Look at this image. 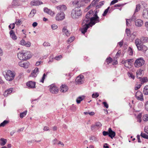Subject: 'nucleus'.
Here are the masks:
<instances>
[{
  "mask_svg": "<svg viewBox=\"0 0 148 148\" xmlns=\"http://www.w3.org/2000/svg\"><path fill=\"white\" fill-rule=\"evenodd\" d=\"M31 53L29 51L22 50L17 54L18 58L22 60H26L32 57Z\"/></svg>",
  "mask_w": 148,
  "mask_h": 148,
  "instance_id": "f257e3e1",
  "label": "nucleus"
},
{
  "mask_svg": "<svg viewBox=\"0 0 148 148\" xmlns=\"http://www.w3.org/2000/svg\"><path fill=\"white\" fill-rule=\"evenodd\" d=\"M82 14L81 10L78 8L73 9L71 11V16L74 19H77L79 18Z\"/></svg>",
  "mask_w": 148,
  "mask_h": 148,
  "instance_id": "f03ea898",
  "label": "nucleus"
},
{
  "mask_svg": "<svg viewBox=\"0 0 148 148\" xmlns=\"http://www.w3.org/2000/svg\"><path fill=\"white\" fill-rule=\"evenodd\" d=\"M5 74L4 75V77L6 80L9 81L13 80L15 76V73L10 70H8L5 72Z\"/></svg>",
  "mask_w": 148,
  "mask_h": 148,
  "instance_id": "7ed1b4c3",
  "label": "nucleus"
},
{
  "mask_svg": "<svg viewBox=\"0 0 148 148\" xmlns=\"http://www.w3.org/2000/svg\"><path fill=\"white\" fill-rule=\"evenodd\" d=\"M145 60L143 58H138L135 60L134 65L135 67L138 68L143 66L145 63Z\"/></svg>",
  "mask_w": 148,
  "mask_h": 148,
  "instance_id": "20e7f679",
  "label": "nucleus"
},
{
  "mask_svg": "<svg viewBox=\"0 0 148 148\" xmlns=\"http://www.w3.org/2000/svg\"><path fill=\"white\" fill-rule=\"evenodd\" d=\"M73 5L78 8H80L85 6L84 2L82 0H75L72 2Z\"/></svg>",
  "mask_w": 148,
  "mask_h": 148,
  "instance_id": "39448f33",
  "label": "nucleus"
},
{
  "mask_svg": "<svg viewBox=\"0 0 148 148\" xmlns=\"http://www.w3.org/2000/svg\"><path fill=\"white\" fill-rule=\"evenodd\" d=\"M133 62L132 59H130L127 60H123L121 62L122 64H123L127 68L131 67L132 63Z\"/></svg>",
  "mask_w": 148,
  "mask_h": 148,
  "instance_id": "423d86ee",
  "label": "nucleus"
},
{
  "mask_svg": "<svg viewBox=\"0 0 148 148\" xmlns=\"http://www.w3.org/2000/svg\"><path fill=\"white\" fill-rule=\"evenodd\" d=\"M84 77L83 75H80L77 77L75 79V84H83L84 82Z\"/></svg>",
  "mask_w": 148,
  "mask_h": 148,
  "instance_id": "0eeeda50",
  "label": "nucleus"
},
{
  "mask_svg": "<svg viewBox=\"0 0 148 148\" xmlns=\"http://www.w3.org/2000/svg\"><path fill=\"white\" fill-rule=\"evenodd\" d=\"M82 25L83 26L85 25H88L89 26H92L91 24L90 18H84L83 20L82 23Z\"/></svg>",
  "mask_w": 148,
  "mask_h": 148,
  "instance_id": "6e6552de",
  "label": "nucleus"
},
{
  "mask_svg": "<svg viewBox=\"0 0 148 148\" xmlns=\"http://www.w3.org/2000/svg\"><path fill=\"white\" fill-rule=\"evenodd\" d=\"M49 90L50 92L53 94L57 93L59 91L58 88L53 84L50 86Z\"/></svg>",
  "mask_w": 148,
  "mask_h": 148,
  "instance_id": "1a4fd4ad",
  "label": "nucleus"
},
{
  "mask_svg": "<svg viewBox=\"0 0 148 148\" xmlns=\"http://www.w3.org/2000/svg\"><path fill=\"white\" fill-rule=\"evenodd\" d=\"M64 18L65 14L63 12H62L56 15V19L57 21H61L63 20Z\"/></svg>",
  "mask_w": 148,
  "mask_h": 148,
  "instance_id": "9d476101",
  "label": "nucleus"
},
{
  "mask_svg": "<svg viewBox=\"0 0 148 148\" xmlns=\"http://www.w3.org/2000/svg\"><path fill=\"white\" fill-rule=\"evenodd\" d=\"M135 96L138 100L143 101L144 100L143 93L140 91H138L135 93Z\"/></svg>",
  "mask_w": 148,
  "mask_h": 148,
  "instance_id": "9b49d317",
  "label": "nucleus"
},
{
  "mask_svg": "<svg viewBox=\"0 0 148 148\" xmlns=\"http://www.w3.org/2000/svg\"><path fill=\"white\" fill-rule=\"evenodd\" d=\"M100 19L99 17H92L90 18L91 24L92 26L94 25L96 23H98Z\"/></svg>",
  "mask_w": 148,
  "mask_h": 148,
  "instance_id": "f8f14e48",
  "label": "nucleus"
},
{
  "mask_svg": "<svg viewBox=\"0 0 148 148\" xmlns=\"http://www.w3.org/2000/svg\"><path fill=\"white\" fill-rule=\"evenodd\" d=\"M62 33L63 34L64 36L68 37L70 36V32L67 29L66 26L64 27L62 29Z\"/></svg>",
  "mask_w": 148,
  "mask_h": 148,
  "instance_id": "ddd939ff",
  "label": "nucleus"
},
{
  "mask_svg": "<svg viewBox=\"0 0 148 148\" xmlns=\"http://www.w3.org/2000/svg\"><path fill=\"white\" fill-rule=\"evenodd\" d=\"M19 44L21 45L25 46L27 47H29L31 46V43L29 41L26 42L24 39H22Z\"/></svg>",
  "mask_w": 148,
  "mask_h": 148,
  "instance_id": "4468645a",
  "label": "nucleus"
},
{
  "mask_svg": "<svg viewBox=\"0 0 148 148\" xmlns=\"http://www.w3.org/2000/svg\"><path fill=\"white\" fill-rule=\"evenodd\" d=\"M27 86L29 88H35L36 82L32 81H29L26 83Z\"/></svg>",
  "mask_w": 148,
  "mask_h": 148,
  "instance_id": "2eb2a0df",
  "label": "nucleus"
},
{
  "mask_svg": "<svg viewBox=\"0 0 148 148\" xmlns=\"http://www.w3.org/2000/svg\"><path fill=\"white\" fill-rule=\"evenodd\" d=\"M142 16L145 19H148V8L143 9L142 12Z\"/></svg>",
  "mask_w": 148,
  "mask_h": 148,
  "instance_id": "dca6fc26",
  "label": "nucleus"
},
{
  "mask_svg": "<svg viewBox=\"0 0 148 148\" xmlns=\"http://www.w3.org/2000/svg\"><path fill=\"white\" fill-rule=\"evenodd\" d=\"M19 66L22 67L24 68H27L29 65V63L28 62H23L21 61L19 62L18 63Z\"/></svg>",
  "mask_w": 148,
  "mask_h": 148,
  "instance_id": "f3484780",
  "label": "nucleus"
},
{
  "mask_svg": "<svg viewBox=\"0 0 148 148\" xmlns=\"http://www.w3.org/2000/svg\"><path fill=\"white\" fill-rule=\"evenodd\" d=\"M56 8L58 10L60 11V12L65 11L67 9L66 6L64 5H60L56 7Z\"/></svg>",
  "mask_w": 148,
  "mask_h": 148,
  "instance_id": "a211bd4d",
  "label": "nucleus"
},
{
  "mask_svg": "<svg viewBox=\"0 0 148 148\" xmlns=\"http://www.w3.org/2000/svg\"><path fill=\"white\" fill-rule=\"evenodd\" d=\"M135 24L136 26L138 27H141L143 25V21L141 19H137L135 22Z\"/></svg>",
  "mask_w": 148,
  "mask_h": 148,
  "instance_id": "6ab92c4d",
  "label": "nucleus"
},
{
  "mask_svg": "<svg viewBox=\"0 0 148 148\" xmlns=\"http://www.w3.org/2000/svg\"><path fill=\"white\" fill-rule=\"evenodd\" d=\"M115 136V133L110 128L108 129V136L112 139Z\"/></svg>",
  "mask_w": 148,
  "mask_h": 148,
  "instance_id": "aec40b11",
  "label": "nucleus"
},
{
  "mask_svg": "<svg viewBox=\"0 0 148 148\" xmlns=\"http://www.w3.org/2000/svg\"><path fill=\"white\" fill-rule=\"evenodd\" d=\"M68 89V88L66 85H62L60 87V89L61 92L64 93L66 92Z\"/></svg>",
  "mask_w": 148,
  "mask_h": 148,
  "instance_id": "412c9836",
  "label": "nucleus"
},
{
  "mask_svg": "<svg viewBox=\"0 0 148 148\" xmlns=\"http://www.w3.org/2000/svg\"><path fill=\"white\" fill-rule=\"evenodd\" d=\"M44 12L52 16H53L55 14L53 12L47 8H44Z\"/></svg>",
  "mask_w": 148,
  "mask_h": 148,
  "instance_id": "4be33fe9",
  "label": "nucleus"
},
{
  "mask_svg": "<svg viewBox=\"0 0 148 148\" xmlns=\"http://www.w3.org/2000/svg\"><path fill=\"white\" fill-rule=\"evenodd\" d=\"M138 47L137 49L143 52H145L147 50V47L145 45H142Z\"/></svg>",
  "mask_w": 148,
  "mask_h": 148,
  "instance_id": "5701e85b",
  "label": "nucleus"
},
{
  "mask_svg": "<svg viewBox=\"0 0 148 148\" xmlns=\"http://www.w3.org/2000/svg\"><path fill=\"white\" fill-rule=\"evenodd\" d=\"M9 33L10 37L13 40H15L17 39V37L13 30H11L10 32Z\"/></svg>",
  "mask_w": 148,
  "mask_h": 148,
  "instance_id": "b1692460",
  "label": "nucleus"
},
{
  "mask_svg": "<svg viewBox=\"0 0 148 148\" xmlns=\"http://www.w3.org/2000/svg\"><path fill=\"white\" fill-rule=\"evenodd\" d=\"M43 3L40 1L35 0L31 2V4L32 5H38L42 4Z\"/></svg>",
  "mask_w": 148,
  "mask_h": 148,
  "instance_id": "393cba45",
  "label": "nucleus"
},
{
  "mask_svg": "<svg viewBox=\"0 0 148 148\" xmlns=\"http://www.w3.org/2000/svg\"><path fill=\"white\" fill-rule=\"evenodd\" d=\"M12 88H10L5 90L3 94L4 96L5 97H7L12 92Z\"/></svg>",
  "mask_w": 148,
  "mask_h": 148,
  "instance_id": "a878e982",
  "label": "nucleus"
},
{
  "mask_svg": "<svg viewBox=\"0 0 148 148\" xmlns=\"http://www.w3.org/2000/svg\"><path fill=\"white\" fill-rule=\"evenodd\" d=\"M135 42V45L137 46V48L138 47H139L142 45V43L141 41V40L140 39H139L137 38L136 39Z\"/></svg>",
  "mask_w": 148,
  "mask_h": 148,
  "instance_id": "bb28decb",
  "label": "nucleus"
},
{
  "mask_svg": "<svg viewBox=\"0 0 148 148\" xmlns=\"http://www.w3.org/2000/svg\"><path fill=\"white\" fill-rule=\"evenodd\" d=\"M81 29V31L82 33L84 34L87 32L90 26L87 25V26L85 25Z\"/></svg>",
  "mask_w": 148,
  "mask_h": 148,
  "instance_id": "cd10ccee",
  "label": "nucleus"
},
{
  "mask_svg": "<svg viewBox=\"0 0 148 148\" xmlns=\"http://www.w3.org/2000/svg\"><path fill=\"white\" fill-rule=\"evenodd\" d=\"M36 13V10L35 9H33L32 10L31 12L29 15V17L30 18L33 17Z\"/></svg>",
  "mask_w": 148,
  "mask_h": 148,
  "instance_id": "c85d7f7f",
  "label": "nucleus"
},
{
  "mask_svg": "<svg viewBox=\"0 0 148 148\" xmlns=\"http://www.w3.org/2000/svg\"><path fill=\"white\" fill-rule=\"evenodd\" d=\"M143 70H140L137 71L136 73V77L138 79L140 78L142 76V72Z\"/></svg>",
  "mask_w": 148,
  "mask_h": 148,
  "instance_id": "c756f323",
  "label": "nucleus"
},
{
  "mask_svg": "<svg viewBox=\"0 0 148 148\" xmlns=\"http://www.w3.org/2000/svg\"><path fill=\"white\" fill-rule=\"evenodd\" d=\"M93 12V11L91 10L89 11L86 14V18L90 19V17L92 16V14Z\"/></svg>",
  "mask_w": 148,
  "mask_h": 148,
  "instance_id": "7c9ffc66",
  "label": "nucleus"
},
{
  "mask_svg": "<svg viewBox=\"0 0 148 148\" xmlns=\"http://www.w3.org/2000/svg\"><path fill=\"white\" fill-rule=\"evenodd\" d=\"M7 142L6 139L3 138H1L0 140V144L2 146H3L5 145Z\"/></svg>",
  "mask_w": 148,
  "mask_h": 148,
  "instance_id": "2f4dec72",
  "label": "nucleus"
},
{
  "mask_svg": "<svg viewBox=\"0 0 148 148\" xmlns=\"http://www.w3.org/2000/svg\"><path fill=\"white\" fill-rule=\"evenodd\" d=\"M143 93L145 95H148V86H146L144 87Z\"/></svg>",
  "mask_w": 148,
  "mask_h": 148,
  "instance_id": "473e14b6",
  "label": "nucleus"
},
{
  "mask_svg": "<svg viewBox=\"0 0 148 148\" xmlns=\"http://www.w3.org/2000/svg\"><path fill=\"white\" fill-rule=\"evenodd\" d=\"M14 23H15V24H16L17 26H19L22 24V20L21 19L18 20L16 19V21Z\"/></svg>",
  "mask_w": 148,
  "mask_h": 148,
  "instance_id": "72a5a7b5",
  "label": "nucleus"
},
{
  "mask_svg": "<svg viewBox=\"0 0 148 148\" xmlns=\"http://www.w3.org/2000/svg\"><path fill=\"white\" fill-rule=\"evenodd\" d=\"M127 53L130 56H132L133 54V51L132 48L129 47L128 48Z\"/></svg>",
  "mask_w": 148,
  "mask_h": 148,
  "instance_id": "f704fd0d",
  "label": "nucleus"
},
{
  "mask_svg": "<svg viewBox=\"0 0 148 148\" xmlns=\"http://www.w3.org/2000/svg\"><path fill=\"white\" fill-rule=\"evenodd\" d=\"M140 40L142 43L147 42V37H142L140 38Z\"/></svg>",
  "mask_w": 148,
  "mask_h": 148,
  "instance_id": "c9c22d12",
  "label": "nucleus"
},
{
  "mask_svg": "<svg viewBox=\"0 0 148 148\" xmlns=\"http://www.w3.org/2000/svg\"><path fill=\"white\" fill-rule=\"evenodd\" d=\"M84 99V97H83L82 98V97L81 96H79L78 97H77L76 99V102L78 104L81 101H82Z\"/></svg>",
  "mask_w": 148,
  "mask_h": 148,
  "instance_id": "e433bc0d",
  "label": "nucleus"
},
{
  "mask_svg": "<svg viewBox=\"0 0 148 148\" xmlns=\"http://www.w3.org/2000/svg\"><path fill=\"white\" fill-rule=\"evenodd\" d=\"M140 6L139 4H138L136 5V8L134 11V14H135L136 12H138L140 10Z\"/></svg>",
  "mask_w": 148,
  "mask_h": 148,
  "instance_id": "4c0bfd02",
  "label": "nucleus"
},
{
  "mask_svg": "<svg viewBox=\"0 0 148 148\" xmlns=\"http://www.w3.org/2000/svg\"><path fill=\"white\" fill-rule=\"evenodd\" d=\"M113 61L112 59L110 57H109L107 58L106 62L108 64H109L110 63L112 62Z\"/></svg>",
  "mask_w": 148,
  "mask_h": 148,
  "instance_id": "58836bf2",
  "label": "nucleus"
},
{
  "mask_svg": "<svg viewBox=\"0 0 148 148\" xmlns=\"http://www.w3.org/2000/svg\"><path fill=\"white\" fill-rule=\"evenodd\" d=\"M27 110L24 111L23 112L21 113L20 114V117L21 118H23L27 114Z\"/></svg>",
  "mask_w": 148,
  "mask_h": 148,
  "instance_id": "ea45409f",
  "label": "nucleus"
},
{
  "mask_svg": "<svg viewBox=\"0 0 148 148\" xmlns=\"http://www.w3.org/2000/svg\"><path fill=\"white\" fill-rule=\"evenodd\" d=\"M110 8V7H108L103 12V13L102 14V15L103 16H105L107 14L108 12L109 11V10Z\"/></svg>",
  "mask_w": 148,
  "mask_h": 148,
  "instance_id": "a19ab883",
  "label": "nucleus"
},
{
  "mask_svg": "<svg viewBox=\"0 0 148 148\" xmlns=\"http://www.w3.org/2000/svg\"><path fill=\"white\" fill-rule=\"evenodd\" d=\"M143 119L144 121H148V115L146 114L144 115L143 117Z\"/></svg>",
  "mask_w": 148,
  "mask_h": 148,
  "instance_id": "79ce46f5",
  "label": "nucleus"
},
{
  "mask_svg": "<svg viewBox=\"0 0 148 148\" xmlns=\"http://www.w3.org/2000/svg\"><path fill=\"white\" fill-rule=\"evenodd\" d=\"M140 136L143 138L147 139H148V135H147L145 133H141Z\"/></svg>",
  "mask_w": 148,
  "mask_h": 148,
  "instance_id": "37998d69",
  "label": "nucleus"
},
{
  "mask_svg": "<svg viewBox=\"0 0 148 148\" xmlns=\"http://www.w3.org/2000/svg\"><path fill=\"white\" fill-rule=\"evenodd\" d=\"M8 123V121L6 120H4L3 122L0 124L1 126L4 127L5 125Z\"/></svg>",
  "mask_w": 148,
  "mask_h": 148,
  "instance_id": "c03bdc74",
  "label": "nucleus"
},
{
  "mask_svg": "<svg viewBox=\"0 0 148 148\" xmlns=\"http://www.w3.org/2000/svg\"><path fill=\"white\" fill-rule=\"evenodd\" d=\"M90 140H92V141H97V138L95 136H92L90 137Z\"/></svg>",
  "mask_w": 148,
  "mask_h": 148,
  "instance_id": "a18cd8bd",
  "label": "nucleus"
},
{
  "mask_svg": "<svg viewBox=\"0 0 148 148\" xmlns=\"http://www.w3.org/2000/svg\"><path fill=\"white\" fill-rule=\"evenodd\" d=\"M104 4V1H101L99 3V5H97L96 7L97 8H100L101 6Z\"/></svg>",
  "mask_w": 148,
  "mask_h": 148,
  "instance_id": "49530a36",
  "label": "nucleus"
},
{
  "mask_svg": "<svg viewBox=\"0 0 148 148\" xmlns=\"http://www.w3.org/2000/svg\"><path fill=\"white\" fill-rule=\"evenodd\" d=\"M96 126L97 127V129L99 128L102 126V124L100 122H97L95 123Z\"/></svg>",
  "mask_w": 148,
  "mask_h": 148,
  "instance_id": "de8ad7c7",
  "label": "nucleus"
},
{
  "mask_svg": "<svg viewBox=\"0 0 148 148\" xmlns=\"http://www.w3.org/2000/svg\"><path fill=\"white\" fill-rule=\"evenodd\" d=\"M15 23H12L10 24L9 26V28L10 29H13L15 27Z\"/></svg>",
  "mask_w": 148,
  "mask_h": 148,
  "instance_id": "09e8293b",
  "label": "nucleus"
},
{
  "mask_svg": "<svg viewBox=\"0 0 148 148\" xmlns=\"http://www.w3.org/2000/svg\"><path fill=\"white\" fill-rule=\"evenodd\" d=\"M75 37L74 36H71L69 38L68 40V42H71L74 40Z\"/></svg>",
  "mask_w": 148,
  "mask_h": 148,
  "instance_id": "8fccbe9b",
  "label": "nucleus"
},
{
  "mask_svg": "<svg viewBox=\"0 0 148 148\" xmlns=\"http://www.w3.org/2000/svg\"><path fill=\"white\" fill-rule=\"evenodd\" d=\"M128 75L129 77H131L133 79H134L135 76L133 75L132 73L128 72Z\"/></svg>",
  "mask_w": 148,
  "mask_h": 148,
  "instance_id": "3c124183",
  "label": "nucleus"
},
{
  "mask_svg": "<svg viewBox=\"0 0 148 148\" xmlns=\"http://www.w3.org/2000/svg\"><path fill=\"white\" fill-rule=\"evenodd\" d=\"M99 96V94L97 93L96 92L95 93H93L92 95V97L93 98H96L97 97Z\"/></svg>",
  "mask_w": 148,
  "mask_h": 148,
  "instance_id": "603ef678",
  "label": "nucleus"
},
{
  "mask_svg": "<svg viewBox=\"0 0 148 148\" xmlns=\"http://www.w3.org/2000/svg\"><path fill=\"white\" fill-rule=\"evenodd\" d=\"M43 45L44 47L50 46V44L48 42H45L43 43Z\"/></svg>",
  "mask_w": 148,
  "mask_h": 148,
  "instance_id": "864d4df0",
  "label": "nucleus"
},
{
  "mask_svg": "<svg viewBox=\"0 0 148 148\" xmlns=\"http://www.w3.org/2000/svg\"><path fill=\"white\" fill-rule=\"evenodd\" d=\"M51 27L52 29L55 30L58 28V26L57 25L53 24L51 25Z\"/></svg>",
  "mask_w": 148,
  "mask_h": 148,
  "instance_id": "5fc2aeb1",
  "label": "nucleus"
},
{
  "mask_svg": "<svg viewBox=\"0 0 148 148\" xmlns=\"http://www.w3.org/2000/svg\"><path fill=\"white\" fill-rule=\"evenodd\" d=\"M37 75L38 74H37L36 73L33 71L32 72L30 76L31 77H36Z\"/></svg>",
  "mask_w": 148,
  "mask_h": 148,
  "instance_id": "6e6d98bb",
  "label": "nucleus"
},
{
  "mask_svg": "<svg viewBox=\"0 0 148 148\" xmlns=\"http://www.w3.org/2000/svg\"><path fill=\"white\" fill-rule=\"evenodd\" d=\"M46 75L45 73H44L42 77V79L40 81L42 83H43L44 80L45 79V77H46Z\"/></svg>",
  "mask_w": 148,
  "mask_h": 148,
  "instance_id": "4d7b16f0",
  "label": "nucleus"
},
{
  "mask_svg": "<svg viewBox=\"0 0 148 148\" xmlns=\"http://www.w3.org/2000/svg\"><path fill=\"white\" fill-rule=\"evenodd\" d=\"M145 109L147 111H148V101L146 102L145 105Z\"/></svg>",
  "mask_w": 148,
  "mask_h": 148,
  "instance_id": "13d9d810",
  "label": "nucleus"
},
{
  "mask_svg": "<svg viewBox=\"0 0 148 148\" xmlns=\"http://www.w3.org/2000/svg\"><path fill=\"white\" fill-rule=\"evenodd\" d=\"M62 58V57L61 55H59L57 56H56L55 58V59L56 60H58L61 59Z\"/></svg>",
  "mask_w": 148,
  "mask_h": 148,
  "instance_id": "bf43d9fd",
  "label": "nucleus"
},
{
  "mask_svg": "<svg viewBox=\"0 0 148 148\" xmlns=\"http://www.w3.org/2000/svg\"><path fill=\"white\" fill-rule=\"evenodd\" d=\"M96 129H97V127L96 126V125H92L91 126V129L92 130H94Z\"/></svg>",
  "mask_w": 148,
  "mask_h": 148,
  "instance_id": "052dcab7",
  "label": "nucleus"
},
{
  "mask_svg": "<svg viewBox=\"0 0 148 148\" xmlns=\"http://www.w3.org/2000/svg\"><path fill=\"white\" fill-rule=\"evenodd\" d=\"M96 2H97L95 0H93V1L92 2L90 5H91V7L93 6L96 4Z\"/></svg>",
  "mask_w": 148,
  "mask_h": 148,
  "instance_id": "680f3d73",
  "label": "nucleus"
},
{
  "mask_svg": "<svg viewBox=\"0 0 148 148\" xmlns=\"http://www.w3.org/2000/svg\"><path fill=\"white\" fill-rule=\"evenodd\" d=\"M118 1V0H113L111 2L110 4V5H113L114 4H115V3L117 2Z\"/></svg>",
  "mask_w": 148,
  "mask_h": 148,
  "instance_id": "e2e57ef3",
  "label": "nucleus"
},
{
  "mask_svg": "<svg viewBox=\"0 0 148 148\" xmlns=\"http://www.w3.org/2000/svg\"><path fill=\"white\" fill-rule=\"evenodd\" d=\"M125 32L127 36H129L130 33V29H126L125 30Z\"/></svg>",
  "mask_w": 148,
  "mask_h": 148,
  "instance_id": "0e129e2a",
  "label": "nucleus"
},
{
  "mask_svg": "<svg viewBox=\"0 0 148 148\" xmlns=\"http://www.w3.org/2000/svg\"><path fill=\"white\" fill-rule=\"evenodd\" d=\"M144 131L145 133L148 134V126H146L145 127Z\"/></svg>",
  "mask_w": 148,
  "mask_h": 148,
  "instance_id": "69168bd1",
  "label": "nucleus"
},
{
  "mask_svg": "<svg viewBox=\"0 0 148 148\" xmlns=\"http://www.w3.org/2000/svg\"><path fill=\"white\" fill-rule=\"evenodd\" d=\"M33 71L38 74L39 73L38 69V68H36Z\"/></svg>",
  "mask_w": 148,
  "mask_h": 148,
  "instance_id": "338daca9",
  "label": "nucleus"
},
{
  "mask_svg": "<svg viewBox=\"0 0 148 148\" xmlns=\"http://www.w3.org/2000/svg\"><path fill=\"white\" fill-rule=\"evenodd\" d=\"M141 86V85L140 84L137 85L135 86V89L136 90H138V89L140 88Z\"/></svg>",
  "mask_w": 148,
  "mask_h": 148,
  "instance_id": "774afa93",
  "label": "nucleus"
}]
</instances>
